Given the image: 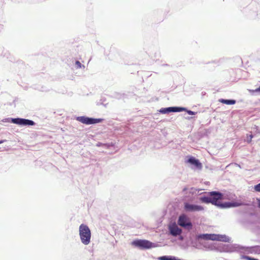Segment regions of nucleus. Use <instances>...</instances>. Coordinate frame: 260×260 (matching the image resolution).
<instances>
[{
	"instance_id": "1",
	"label": "nucleus",
	"mask_w": 260,
	"mask_h": 260,
	"mask_svg": "<svg viewBox=\"0 0 260 260\" xmlns=\"http://www.w3.org/2000/svg\"><path fill=\"white\" fill-rule=\"evenodd\" d=\"M79 235L81 241L84 245H88L90 242L91 231L87 225L81 224L79 226Z\"/></svg>"
},
{
	"instance_id": "2",
	"label": "nucleus",
	"mask_w": 260,
	"mask_h": 260,
	"mask_svg": "<svg viewBox=\"0 0 260 260\" xmlns=\"http://www.w3.org/2000/svg\"><path fill=\"white\" fill-rule=\"evenodd\" d=\"M209 197H204L201 198V200L204 203H211L213 205L219 206V200L222 199V194L216 191H212L210 193Z\"/></svg>"
},
{
	"instance_id": "3",
	"label": "nucleus",
	"mask_w": 260,
	"mask_h": 260,
	"mask_svg": "<svg viewBox=\"0 0 260 260\" xmlns=\"http://www.w3.org/2000/svg\"><path fill=\"white\" fill-rule=\"evenodd\" d=\"M178 224L180 226L189 230L191 229L192 226L189 218L187 216V215L184 214H181L179 217Z\"/></svg>"
},
{
	"instance_id": "4",
	"label": "nucleus",
	"mask_w": 260,
	"mask_h": 260,
	"mask_svg": "<svg viewBox=\"0 0 260 260\" xmlns=\"http://www.w3.org/2000/svg\"><path fill=\"white\" fill-rule=\"evenodd\" d=\"M132 244L141 249H148L152 247V243L146 240H137L132 242Z\"/></svg>"
},
{
	"instance_id": "5",
	"label": "nucleus",
	"mask_w": 260,
	"mask_h": 260,
	"mask_svg": "<svg viewBox=\"0 0 260 260\" xmlns=\"http://www.w3.org/2000/svg\"><path fill=\"white\" fill-rule=\"evenodd\" d=\"M77 120L81 123L85 124H91L97 123L101 122L103 121L102 119L98 118H88L85 116H80L77 117Z\"/></svg>"
},
{
	"instance_id": "6",
	"label": "nucleus",
	"mask_w": 260,
	"mask_h": 260,
	"mask_svg": "<svg viewBox=\"0 0 260 260\" xmlns=\"http://www.w3.org/2000/svg\"><path fill=\"white\" fill-rule=\"evenodd\" d=\"M12 122L13 123L21 125H34L35 124L32 120L19 118L12 119Z\"/></svg>"
},
{
	"instance_id": "7",
	"label": "nucleus",
	"mask_w": 260,
	"mask_h": 260,
	"mask_svg": "<svg viewBox=\"0 0 260 260\" xmlns=\"http://www.w3.org/2000/svg\"><path fill=\"white\" fill-rule=\"evenodd\" d=\"M184 209L186 211L188 212H194V211H200L204 210L203 207L199 205L190 204L188 203H185Z\"/></svg>"
},
{
	"instance_id": "8",
	"label": "nucleus",
	"mask_w": 260,
	"mask_h": 260,
	"mask_svg": "<svg viewBox=\"0 0 260 260\" xmlns=\"http://www.w3.org/2000/svg\"><path fill=\"white\" fill-rule=\"evenodd\" d=\"M185 108L181 107H169L166 108H162L160 110L162 113L166 114L170 112H177L185 111Z\"/></svg>"
},
{
	"instance_id": "9",
	"label": "nucleus",
	"mask_w": 260,
	"mask_h": 260,
	"mask_svg": "<svg viewBox=\"0 0 260 260\" xmlns=\"http://www.w3.org/2000/svg\"><path fill=\"white\" fill-rule=\"evenodd\" d=\"M169 231L171 235L174 236L180 235L182 233V230L175 223L169 226Z\"/></svg>"
},
{
	"instance_id": "10",
	"label": "nucleus",
	"mask_w": 260,
	"mask_h": 260,
	"mask_svg": "<svg viewBox=\"0 0 260 260\" xmlns=\"http://www.w3.org/2000/svg\"><path fill=\"white\" fill-rule=\"evenodd\" d=\"M228 238L224 235L210 234V240L227 242Z\"/></svg>"
},
{
	"instance_id": "11",
	"label": "nucleus",
	"mask_w": 260,
	"mask_h": 260,
	"mask_svg": "<svg viewBox=\"0 0 260 260\" xmlns=\"http://www.w3.org/2000/svg\"><path fill=\"white\" fill-rule=\"evenodd\" d=\"M188 162L190 163L191 164L194 165L196 166L197 168L201 169L202 167V164L199 162V161L198 159H196L195 158L193 157H190L187 161Z\"/></svg>"
},
{
	"instance_id": "12",
	"label": "nucleus",
	"mask_w": 260,
	"mask_h": 260,
	"mask_svg": "<svg viewBox=\"0 0 260 260\" xmlns=\"http://www.w3.org/2000/svg\"><path fill=\"white\" fill-rule=\"evenodd\" d=\"M219 102L226 105H234L236 103V101L234 100L220 99Z\"/></svg>"
},
{
	"instance_id": "13",
	"label": "nucleus",
	"mask_w": 260,
	"mask_h": 260,
	"mask_svg": "<svg viewBox=\"0 0 260 260\" xmlns=\"http://www.w3.org/2000/svg\"><path fill=\"white\" fill-rule=\"evenodd\" d=\"M158 260H179L178 258L175 256H160L158 258Z\"/></svg>"
},
{
	"instance_id": "14",
	"label": "nucleus",
	"mask_w": 260,
	"mask_h": 260,
	"mask_svg": "<svg viewBox=\"0 0 260 260\" xmlns=\"http://www.w3.org/2000/svg\"><path fill=\"white\" fill-rule=\"evenodd\" d=\"M198 239L210 240V234H201L198 236Z\"/></svg>"
},
{
	"instance_id": "15",
	"label": "nucleus",
	"mask_w": 260,
	"mask_h": 260,
	"mask_svg": "<svg viewBox=\"0 0 260 260\" xmlns=\"http://www.w3.org/2000/svg\"><path fill=\"white\" fill-rule=\"evenodd\" d=\"M255 191L257 192H260V183L254 186V187Z\"/></svg>"
},
{
	"instance_id": "16",
	"label": "nucleus",
	"mask_w": 260,
	"mask_h": 260,
	"mask_svg": "<svg viewBox=\"0 0 260 260\" xmlns=\"http://www.w3.org/2000/svg\"><path fill=\"white\" fill-rule=\"evenodd\" d=\"M244 258L246 260H258L257 259H255L251 257H249L248 256H245Z\"/></svg>"
},
{
	"instance_id": "17",
	"label": "nucleus",
	"mask_w": 260,
	"mask_h": 260,
	"mask_svg": "<svg viewBox=\"0 0 260 260\" xmlns=\"http://www.w3.org/2000/svg\"><path fill=\"white\" fill-rule=\"evenodd\" d=\"M76 65L77 67V68H81V63L79 61H76Z\"/></svg>"
},
{
	"instance_id": "18",
	"label": "nucleus",
	"mask_w": 260,
	"mask_h": 260,
	"mask_svg": "<svg viewBox=\"0 0 260 260\" xmlns=\"http://www.w3.org/2000/svg\"><path fill=\"white\" fill-rule=\"evenodd\" d=\"M251 91L252 92H260V86L258 88L255 89V90H252Z\"/></svg>"
},
{
	"instance_id": "19",
	"label": "nucleus",
	"mask_w": 260,
	"mask_h": 260,
	"mask_svg": "<svg viewBox=\"0 0 260 260\" xmlns=\"http://www.w3.org/2000/svg\"><path fill=\"white\" fill-rule=\"evenodd\" d=\"M187 113L190 114V115H194L195 114V113L193 111H191L190 110H188L187 111Z\"/></svg>"
},
{
	"instance_id": "20",
	"label": "nucleus",
	"mask_w": 260,
	"mask_h": 260,
	"mask_svg": "<svg viewBox=\"0 0 260 260\" xmlns=\"http://www.w3.org/2000/svg\"><path fill=\"white\" fill-rule=\"evenodd\" d=\"M252 138H253L252 135H250L249 136V140L248 139V140H247L249 143L251 141V139H252Z\"/></svg>"
},
{
	"instance_id": "21",
	"label": "nucleus",
	"mask_w": 260,
	"mask_h": 260,
	"mask_svg": "<svg viewBox=\"0 0 260 260\" xmlns=\"http://www.w3.org/2000/svg\"><path fill=\"white\" fill-rule=\"evenodd\" d=\"M254 248L256 249V250L260 251V246H256L254 247Z\"/></svg>"
},
{
	"instance_id": "22",
	"label": "nucleus",
	"mask_w": 260,
	"mask_h": 260,
	"mask_svg": "<svg viewBox=\"0 0 260 260\" xmlns=\"http://www.w3.org/2000/svg\"><path fill=\"white\" fill-rule=\"evenodd\" d=\"M258 207H260V198L258 199Z\"/></svg>"
},
{
	"instance_id": "23",
	"label": "nucleus",
	"mask_w": 260,
	"mask_h": 260,
	"mask_svg": "<svg viewBox=\"0 0 260 260\" xmlns=\"http://www.w3.org/2000/svg\"><path fill=\"white\" fill-rule=\"evenodd\" d=\"M6 141V140H0V144H2L4 142H5Z\"/></svg>"
}]
</instances>
